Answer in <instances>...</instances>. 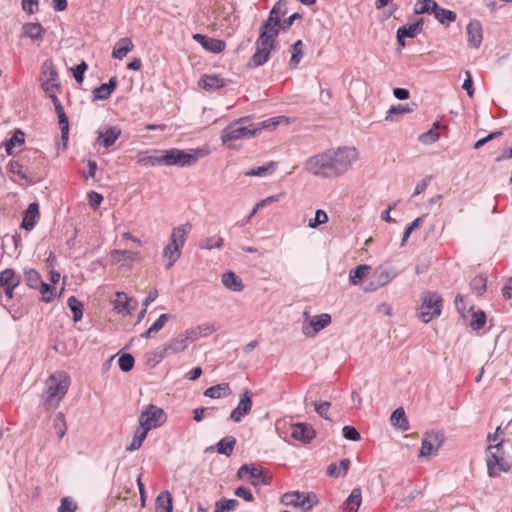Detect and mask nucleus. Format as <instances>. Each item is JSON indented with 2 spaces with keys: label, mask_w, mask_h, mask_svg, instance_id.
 I'll return each mask as SVG.
<instances>
[{
  "label": "nucleus",
  "mask_w": 512,
  "mask_h": 512,
  "mask_svg": "<svg viewBox=\"0 0 512 512\" xmlns=\"http://www.w3.org/2000/svg\"><path fill=\"white\" fill-rule=\"evenodd\" d=\"M353 147L330 148L315 154L305 162V170L320 178H335L345 174L357 160Z\"/></svg>",
  "instance_id": "1"
},
{
  "label": "nucleus",
  "mask_w": 512,
  "mask_h": 512,
  "mask_svg": "<svg viewBox=\"0 0 512 512\" xmlns=\"http://www.w3.org/2000/svg\"><path fill=\"white\" fill-rule=\"evenodd\" d=\"M286 12L285 0H279L275 3L268 18L261 26L260 35L255 42L256 49L249 62L250 66L258 67L268 62L271 52L275 50L282 17Z\"/></svg>",
  "instance_id": "2"
},
{
  "label": "nucleus",
  "mask_w": 512,
  "mask_h": 512,
  "mask_svg": "<svg viewBox=\"0 0 512 512\" xmlns=\"http://www.w3.org/2000/svg\"><path fill=\"white\" fill-rule=\"evenodd\" d=\"M70 386V379L65 373L50 375L46 381V390L43 394V405L49 409L59 406Z\"/></svg>",
  "instance_id": "3"
},
{
  "label": "nucleus",
  "mask_w": 512,
  "mask_h": 512,
  "mask_svg": "<svg viewBox=\"0 0 512 512\" xmlns=\"http://www.w3.org/2000/svg\"><path fill=\"white\" fill-rule=\"evenodd\" d=\"M192 226L190 223L173 228L169 243L164 247L163 258L167 260L166 268L170 269L181 256V250L186 242Z\"/></svg>",
  "instance_id": "4"
},
{
  "label": "nucleus",
  "mask_w": 512,
  "mask_h": 512,
  "mask_svg": "<svg viewBox=\"0 0 512 512\" xmlns=\"http://www.w3.org/2000/svg\"><path fill=\"white\" fill-rule=\"evenodd\" d=\"M259 127L252 123L248 117H241L228 124L221 133V141L227 144L231 141H238L253 138Z\"/></svg>",
  "instance_id": "5"
},
{
  "label": "nucleus",
  "mask_w": 512,
  "mask_h": 512,
  "mask_svg": "<svg viewBox=\"0 0 512 512\" xmlns=\"http://www.w3.org/2000/svg\"><path fill=\"white\" fill-rule=\"evenodd\" d=\"M207 152L204 149L181 150L170 148L163 150L164 166L190 167L204 157Z\"/></svg>",
  "instance_id": "6"
},
{
  "label": "nucleus",
  "mask_w": 512,
  "mask_h": 512,
  "mask_svg": "<svg viewBox=\"0 0 512 512\" xmlns=\"http://www.w3.org/2000/svg\"><path fill=\"white\" fill-rule=\"evenodd\" d=\"M503 440L487 447L486 463L488 475L490 477H498L501 472H508L511 468L510 463L504 458Z\"/></svg>",
  "instance_id": "7"
},
{
  "label": "nucleus",
  "mask_w": 512,
  "mask_h": 512,
  "mask_svg": "<svg viewBox=\"0 0 512 512\" xmlns=\"http://www.w3.org/2000/svg\"><path fill=\"white\" fill-rule=\"evenodd\" d=\"M442 311V298L437 293L426 292L421 297V305L418 308V317L428 323L440 316Z\"/></svg>",
  "instance_id": "8"
},
{
  "label": "nucleus",
  "mask_w": 512,
  "mask_h": 512,
  "mask_svg": "<svg viewBox=\"0 0 512 512\" xmlns=\"http://www.w3.org/2000/svg\"><path fill=\"white\" fill-rule=\"evenodd\" d=\"M281 502L308 512L318 503V498L313 492L291 491L282 495Z\"/></svg>",
  "instance_id": "9"
},
{
  "label": "nucleus",
  "mask_w": 512,
  "mask_h": 512,
  "mask_svg": "<svg viewBox=\"0 0 512 512\" xmlns=\"http://www.w3.org/2000/svg\"><path fill=\"white\" fill-rule=\"evenodd\" d=\"M166 419V413L162 408L149 404L139 416V425L150 431L162 426Z\"/></svg>",
  "instance_id": "10"
},
{
  "label": "nucleus",
  "mask_w": 512,
  "mask_h": 512,
  "mask_svg": "<svg viewBox=\"0 0 512 512\" xmlns=\"http://www.w3.org/2000/svg\"><path fill=\"white\" fill-rule=\"evenodd\" d=\"M398 275L397 271L389 264L385 263L375 268L371 281L366 287V291L374 292L379 288L390 283Z\"/></svg>",
  "instance_id": "11"
},
{
  "label": "nucleus",
  "mask_w": 512,
  "mask_h": 512,
  "mask_svg": "<svg viewBox=\"0 0 512 512\" xmlns=\"http://www.w3.org/2000/svg\"><path fill=\"white\" fill-rule=\"evenodd\" d=\"M237 477L240 480L247 481L255 487L269 485L271 478L264 475L261 469L254 464H243L237 471Z\"/></svg>",
  "instance_id": "12"
},
{
  "label": "nucleus",
  "mask_w": 512,
  "mask_h": 512,
  "mask_svg": "<svg viewBox=\"0 0 512 512\" xmlns=\"http://www.w3.org/2000/svg\"><path fill=\"white\" fill-rule=\"evenodd\" d=\"M41 81V86L45 93L61 91L58 72L56 71L53 62L50 59L45 60L42 64Z\"/></svg>",
  "instance_id": "13"
},
{
  "label": "nucleus",
  "mask_w": 512,
  "mask_h": 512,
  "mask_svg": "<svg viewBox=\"0 0 512 512\" xmlns=\"http://www.w3.org/2000/svg\"><path fill=\"white\" fill-rule=\"evenodd\" d=\"M331 320V316L328 313H322L310 319H305L302 324V332L307 337H314L320 330L327 327Z\"/></svg>",
  "instance_id": "14"
},
{
  "label": "nucleus",
  "mask_w": 512,
  "mask_h": 512,
  "mask_svg": "<svg viewBox=\"0 0 512 512\" xmlns=\"http://www.w3.org/2000/svg\"><path fill=\"white\" fill-rule=\"evenodd\" d=\"M444 441V436L439 431H431L426 433L421 442L419 450L420 457H429L435 453Z\"/></svg>",
  "instance_id": "15"
},
{
  "label": "nucleus",
  "mask_w": 512,
  "mask_h": 512,
  "mask_svg": "<svg viewBox=\"0 0 512 512\" xmlns=\"http://www.w3.org/2000/svg\"><path fill=\"white\" fill-rule=\"evenodd\" d=\"M201 332L197 333L196 330H186L183 334L178 335L172 339L164 348L166 354L178 353L185 350L189 344V341L195 339L200 335Z\"/></svg>",
  "instance_id": "16"
},
{
  "label": "nucleus",
  "mask_w": 512,
  "mask_h": 512,
  "mask_svg": "<svg viewBox=\"0 0 512 512\" xmlns=\"http://www.w3.org/2000/svg\"><path fill=\"white\" fill-rule=\"evenodd\" d=\"M252 405V393L245 390L240 396L238 405L231 411L230 419L234 422H240L243 417L250 413Z\"/></svg>",
  "instance_id": "17"
},
{
  "label": "nucleus",
  "mask_w": 512,
  "mask_h": 512,
  "mask_svg": "<svg viewBox=\"0 0 512 512\" xmlns=\"http://www.w3.org/2000/svg\"><path fill=\"white\" fill-rule=\"evenodd\" d=\"M468 46L478 49L483 40V29L480 21L473 19L470 20L466 27Z\"/></svg>",
  "instance_id": "18"
},
{
  "label": "nucleus",
  "mask_w": 512,
  "mask_h": 512,
  "mask_svg": "<svg viewBox=\"0 0 512 512\" xmlns=\"http://www.w3.org/2000/svg\"><path fill=\"white\" fill-rule=\"evenodd\" d=\"M137 162L144 167H155L164 165L163 150L153 149L139 152Z\"/></svg>",
  "instance_id": "19"
},
{
  "label": "nucleus",
  "mask_w": 512,
  "mask_h": 512,
  "mask_svg": "<svg viewBox=\"0 0 512 512\" xmlns=\"http://www.w3.org/2000/svg\"><path fill=\"white\" fill-rule=\"evenodd\" d=\"M424 20L419 19L414 23L406 24L398 28L397 30V40L399 44L404 45V38H414L417 36L423 29Z\"/></svg>",
  "instance_id": "20"
},
{
  "label": "nucleus",
  "mask_w": 512,
  "mask_h": 512,
  "mask_svg": "<svg viewBox=\"0 0 512 512\" xmlns=\"http://www.w3.org/2000/svg\"><path fill=\"white\" fill-rule=\"evenodd\" d=\"M193 39L202 45V47L212 53H220L225 49V42L219 39L210 38L203 34L196 33Z\"/></svg>",
  "instance_id": "21"
},
{
  "label": "nucleus",
  "mask_w": 512,
  "mask_h": 512,
  "mask_svg": "<svg viewBox=\"0 0 512 512\" xmlns=\"http://www.w3.org/2000/svg\"><path fill=\"white\" fill-rule=\"evenodd\" d=\"M291 436L303 443H309L315 437V430L306 423H297L291 427Z\"/></svg>",
  "instance_id": "22"
},
{
  "label": "nucleus",
  "mask_w": 512,
  "mask_h": 512,
  "mask_svg": "<svg viewBox=\"0 0 512 512\" xmlns=\"http://www.w3.org/2000/svg\"><path fill=\"white\" fill-rule=\"evenodd\" d=\"M121 135V129L117 126L109 127L103 131H98L97 142L105 147H111Z\"/></svg>",
  "instance_id": "23"
},
{
  "label": "nucleus",
  "mask_w": 512,
  "mask_h": 512,
  "mask_svg": "<svg viewBox=\"0 0 512 512\" xmlns=\"http://www.w3.org/2000/svg\"><path fill=\"white\" fill-rule=\"evenodd\" d=\"M39 218V205L36 202L29 204L28 208L24 212L21 227L27 231L34 228Z\"/></svg>",
  "instance_id": "24"
},
{
  "label": "nucleus",
  "mask_w": 512,
  "mask_h": 512,
  "mask_svg": "<svg viewBox=\"0 0 512 512\" xmlns=\"http://www.w3.org/2000/svg\"><path fill=\"white\" fill-rule=\"evenodd\" d=\"M54 109H55V112L57 114L58 122H59V125H60L61 141H62V144H63V149H65L66 146H67L68 139H69V121H68V117H67V115L65 113V110H64V107L62 106V104L56 105V107H54Z\"/></svg>",
  "instance_id": "25"
},
{
  "label": "nucleus",
  "mask_w": 512,
  "mask_h": 512,
  "mask_svg": "<svg viewBox=\"0 0 512 512\" xmlns=\"http://www.w3.org/2000/svg\"><path fill=\"white\" fill-rule=\"evenodd\" d=\"M199 86L207 91L217 90L226 85V81L218 75H203L199 82Z\"/></svg>",
  "instance_id": "26"
},
{
  "label": "nucleus",
  "mask_w": 512,
  "mask_h": 512,
  "mask_svg": "<svg viewBox=\"0 0 512 512\" xmlns=\"http://www.w3.org/2000/svg\"><path fill=\"white\" fill-rule=\"evenodd\" d=\"M222 284L229 290L240 292L244 289L242 279L233 271H228L222 274Z\"/></svg>",
  "instance_id": "27"
},
{
  "label": "nucleus",
  "mask_w": 512,
  "mask_h": 512,
  "mask_svg": "<svg viewBox=\"0 0 512 512\" xmlns=\"http://www.w3.org/2000/svg\"><path fill=\"white\" fill-rule=\"evenodd\" d=\"M362 502V494L359 488H354L342 504L344 512H357Z\"/></svg>",
  "instance_id": "28"
},
{
  "label": "nucleus",
  "mask_w": 512,
  "mask_h": 512,
  "mask_svg": "<svg viewBox=\"0 0 512 512\" xmlns=\"http://www.w3.org/2000/svg\"><path fill=\"white\" fill-rule=\"evenodd\" d=\"M111 258L114 262L120 263L122 261L133 263L141 260L139 252L131 250H113L111 251Z\"/></svg>",
  "instance_id": "29"
},
{
  "label": "nucleus",
  "mask_w": 512,
  "mask_h": 512,
  "mask_svg": "<svg viewBox=\"0 0 512 512\" xmlns=\"http://www.w3.org/2000/svg\"><path fill=\"white\" fill-rule=\"evenodd\" d=\"M134 47L133 42L130 38L124 37L119 39L112 51V56L115 59L122 60Z\"/></svg>",
  "instance_id": "30"
},
{
  "label": "nucleus",
  "mask_w": 512,
  "mask_h": 512,
  "mask_svg": "<svg viewBox=\"0 0 512 512\" xmlns=\"http://www.w3.org/2000/svg\"><path fill=\"white\" fill-rule=\"evenodd\" d=\"M117 79L116 77H112L107 83H103L100 86L96 87L93 91L94 99L96 100H106L110 97L112 91L116 88Z\"/></svg>",
  "instance_id": "31"
},
{
  "label": "nucleus",
  "mask_w": 512,
  "mask_h": 512,
  "mask_svg": "<svg viewBox=\"0 0 512 512\" xmlns=\"http://www.w3.org/2000/svg\"><path fill=\"white\" fill-rule=\"evenodd\" d=\"M232 393L229 383H220L214 386L207 388L204 392L206 397L212 399H219L222 397H227Z\"/></svg>",
  "instance_id": "32"
},
{
  "label": "nucleus",
  "mask_w": 512,
  "mask_h": 512,
  "mask_svg": "<svg viewBox=\"0 0 512 512\" xmlns=\"http://www.w3.org/2000/svg\"><path fill=\"white\" fill-rule=\"evenodd\" d=\"M156 512H173L172 496L170 492H161L155 501Z\"/></svg>",
  "instance_id": "33"
},
{
  "label": "nucleus",
  "mask_w": 512,
  "mask_h": 512,
  "mask_svg": "<svg viewBox=\"0 0 512 512\" xmlns=\"http://www.w3.org/2000/svg\"><path fill=\"white\" fill-rule=\"evenodd\" d=\"M23 35L31 40H40L45 34V29L40 23H26L22 27Z\"/></svg>",
  "instance_id": "34"
},
{
  "label": "nucleus",
  "mask_w": 512,
  "mask_h": 512,
  "mask_svg": "<svg viewBox=\"0 0 512 512\" xmlns=\"http://www.w3.org/2000/svg\"><path fill=\"white\" fill-rule=\"evenodd\" d=\"M20 277L16 275L13 269H5L0 272V288L4 289L11 286H18Z\"/></svg>",
  "instance_id": "35"
},
{
  "label": "nucleus",
  "mask_w": 512,
  "mask_h": 512,
  "mask_svg": "<svg viewBox=\"0 0 512 512\" xmlns=\"http://www.w3.org/2000/svg\"><path fill=\"white\" fill-rule=\"evenodd\" d=\"M371 266L367 264L358 265L349 272V281L352 285H358L370 273Z\"/></svg>",
  "instance_id": "36"
},
{
  "label": "nucleus",
  "mask_w": 512,
  "mask_h": 512,
  "mask_svg": "<svg viewBox=\"0 0 512 512\" xmlns=\"http://www.w3.org/2000/svg\"><path fill=\"white\" fill-rule=\"evenodd\" d=\"M390 420L392 425L399 428L401 431H407L409 429V423L402 407L394 410Z\"/></svg>",
  "instance_id": "37"
},
{
  "label": "nucleus",
  "mask_w": 512,
  "mask_h": 512,
  "mask_svg": "<svg viewBox=\"0 0 512 512\" xmlns=\"http://www.w3.org/2000/svg\"><path fill=\"white\" fill-rule=\"evenodd\" d=\"M131 298L124 292H118L114 302V308L118 313L131 314L134 307L130 306Z\"/></svg>",
  "instance_id": "38"
},
{
  "label": "nucleus",
  "mask_w": 512,
  "mask_h": 512,
  "mask_svg": "<svg viewBox=\"0 0 512 512\" xmlns=\"http://www.w3.org/2000/svg\"><path fill=\"white\" fill-rule=\"evenodd\" d=\"M236 445V438L233 436H225L216 445L217 452L225 456H231Z\"/></svg>",
  "instance_id": "39"
},
{
  "label": "nucleus",
  "mask_w": 512,
  "mask_h": 512,
  "mask_svg": "<svg viewBox=\"0 0 512 512\" xmlns=\"http://www.w3.org/2000/svg\"><path fill=\"white\" fill-rule=\"evenodd\" d=\"M433 15L439 23L447 26L457 19V14L454 11L442 8L439 5Z\"/></svg>",
  "instance_id": "40"
},
{
  "label": "nucleus",
  "mask_w": 512,
  "mask_h": 512,
  "mask_svg": "<svg viewBox=\"0 0 512 512\" xmlns=\"http://www.w3.org/2000/svg\"><path fill=\"white\" fill-rule=\"evenodd\" d=\"M437 2L434 0H416L414 6V13L416 15L421 14H434L437 9Z\"/></svg>",
  "instance_id": "41"
},
{
  "label": "nucleus",
  "mask_w": 512,
  "mask_h": 512,
  "mask_svg": "<svg viewBox=\"0 0 512 512\" xmlns=\"http://www.w3.org/2000/svg\"><path fill=\"white\" fill-rule=\"evenodd\" d=\"M148 432V430L139 425V427L136 429L134 433L131 443L126 447V451L133 452L135 450H138L142 446L144 440L146 439Z\"/></svg>",
  "instance_id": "42"
},
{
  "label": "nucleus",
  "mask_w": 512,
  "mask_h": 512,
  "mask_svg": "<svg viewBox=\"0 0 512 512\" xmlns=\"http://www.w3.org/2000/svg\"><path fill=\"white\" fill-rule=\"evenodd\" d=\"M25 143V134L22 130L16 129L12 137L6 141L5 150L7 155H13V148Z\"/></svg>",
  "instance_id": "43"
},
{
  "label": "nucleus",
  "mask_w": 512,
  "mask_h": 512,
  "mask_svg": "<svg viewBox=\"0 0 512 512\" xmlns=\"http://www.w3.org/2000/svg\"><path fill=\"white\" fill-rule=\"evenodd\" d=\"M276 167V163L274 161H270L265 165L252 168L249 171H246L245 176H256V177H265L267 175L272 174Z\"/></svg>",
  "instance_id": "44"
},
{
  "label": "nucleus",
  "mask_w": 512,
  "mask_h": 512,
  "mask_svg": "<svg viewBox=\"0 0 512 512\" xmlns=\"http://www.w3.org/2000/svg\"><path fill=\"white\" fill-rule=\"evenodd\" d=\"M67 305L73 313V321L79 322L83 317V304L75 296H70Z\"/></svg>",
  "instance_id": "45"
},
{
  "label": "nucleus",
  "mask_w": 512,
  "mask_h": 512,
  "mask_svg": "<svg viewBox=\"0 0 512 512\" xmlns=\"http://www.w3.org/2000/svg\"><path fill=\"white\" fill-rule=\"evenodd\" d=\"M303 43L301 40H297L293 43L291 46V59L289 62V65L291 68H296L297 65L300 63L302 57H303V50H302Z\"/></svg>",
  "instance_id": "46"
},
{
  "label": "nucleus",
  "mask_w": 512,
  "mask_h": 512,
  "mask_svg": "<svg viewBox=\"0 0 512 512\" xmlns=\"http://www.w3.org/2000/svg\"><path fill=\"white\" fill-rule=\"evenodd\" d=\"M24 278L27 286L33 289H38L43 282L40 274L34 269H27L24 271Z\"/></svg>",
  "instance_id": "47"
},
{
  "label": "nucleus",
  "mask_w": 512,
  "mask_h": 512,
  "mask_svg": "<svg viewBox=\"0 0 512 512\" xmlns=\"http://www.w3.org/2000/svg\"><path fill=\"white\" fill-rule=\"evenodd\" d=\"M415 106H416L415 104H412V105H409V104H398V105L391 106L390 109L386 113L385 119L387 121L388 120H393V118H392L393 114L411 113V112L414 111Z\"/></svg>",
  "instance_id": "48"
},
{
  "label": "nucleus",
  "mask_w": 512,
  "mask_h": 512,
  "mask_svg": "<svg viewBox=\"0 0 512 512\" xmlns=\"http://www.w3.org/2000/svg\"><path fill=\"white\" fill-rule=\"evenodd\" d=\"M439 127V123L438 122H435L433 124V128L428 130L427 132H424L422 133L420 136H419V141L422 143V144H432V143H435L436 141H438L439 139V133L435 131V129H437Z\"/></svg>",
  "instance_id": "49"
},
{
  "label": "nucleus",
  "mask_w": 512,
  "mask_h": 512,
  "mask_svg": "<svg viewBox=\"0 0 512 512\" xmlns=\"http://www.w3.org/2000/svg\"><path fill=\"white\" fill-rule=\"evenodd\" d=\"M223 238L220 236H212L202 240L199 244L201 249L212 250L223 246Z\"/></svg>",
  "instance_id": "50"
},
{
  "label": "nucleus",
  "mask_w": 512,
  "mask_h": 512,
  "mask_svg": "<svg viewBox=\"0 0 512 512\" xmlns=\"http://www.w3.org/2000/svg\"><path fill=\"white\" fill-rule=\"evenodd\" d=\"M470 287L477 296L482 295L486 291V278L483 276L474 277L470 283Z\"/></svg>",
  "instance_id": "51"
},
{
  "label": "nucleus",
  "mask_w": 512,
  "mask_h": 512,
  "mask_svg": "<svg viewBox=\"0 0 512 512\" xmlns=\"http://www.w3.org/2000/svg\"><path fill=\"white\" fill-rule=\"evenodd\" d=\"M486 323V314L484 311L479 310L472 314L470 326L473 330H480Z\"/></svg>",
  "instance_id": "52"
},
{
  "label": "nucleus",
  "mask_w": 512,
  "mask_h": 512,
  "mask_svg": "<svg viewBox=\"0 0 512 512\" xmlns=\"http://www.w3.org/2000/svg\"><path fill=\"white\" fill-rule=\"evenodd\" d=\"M78 509L77 503L70 497L66 496L61 499L58 512H76Z\"/></svg>",
  "instance_id": "53"
},
{
  "label": "nucleus",
  "mask_w": 512,
  "mask_h": 512,
  "mask_svg": "<svg viewBox=\"0 0 512 512\" xmlns=\"http://www.w3.org/2000/svg\"><path fill=\"white\" fill-rule=\"evenodd\" d=\"M134 363H135L134 357L129 353L121 355L118 360L119 368L123 372L130 371L133 368Z\"/></svg>",
  "instance_id": "54"
},
{
  "label": "nucleus",
  "mask_w": 512,
  "mask_h": 512,
  "mask_svg": "<svg viewBox=\"0 0 512 512\" xmlns=\"http://www.w3.org/2000/svg\"><path fill=\"white\" fill-rule=\"evenodd\" d=\"M38 289L42 294L43 302L50 303L55 298L54 288L51 287L48 283L42 282Z\"/></svg>",
  "instance_id": "55"
},
{
  "label": "nucleus",
  "mask_w": 512,
  "mask_h": 512,
  "mask_svg": "<svg viewBox=\"0 0 512 512\" xmlns=\"http://www.w3.org/2000/svg\"><path fill=\"white\" fill-rule=\"evenodd\" d=\"M423 223V218L422 217H418L416 218L415 220H413L410 224H408L404 230V233H403V237H402V241H401V246H404L405 243L407 242V240L409 239L411 233L414 231V229L418 228L419 226H421V224Z\"/></svg>",
  "instance_id": "56"
},
{
  "label": "nucleus",
  "mask_w": 512,
  "mask_h": 512,
  "mask_svg": "<svg viewBox=\"0 0 512 512\" xmlns=\"http://www.w3.org/2000/svg\"><path fill=\"white\" fill-rule=\"evenodd\" d=\"M220 509L224 512L235 511L239 506V501L236 499L221 498L216 502Z\"/></svg>",
  "instance_id": "57"
},
{
  "label": "nucleus",
  "mask_w": 512,
  "mask_h": 512,
  "mask_svg": "<svg viewBox=\"0 0 512 512\" xmlns=\"http://www.w3.org/2000/svg\"><path fill=\"white\" fill-rule=\"evenodd\" d=\"M328 222V215L324 210L318 209L315 217L309 220V227L316 228Z\"/></svg>",
  "instance_id": "58"
},
{
  "label": "nucleus",
  "mask_w": 512,
  "mask_h": 512,
  "mask_svg": "<svg viewBox=\"0 0 512 512\" xmlns=\"http://www.w3.org/2000/svg\"><path fill=\"white\" fill-rule=\"evenodd\" d=\"M54 427L59 438H62L66 433V423L64 414L59 412L54 419Z\"/></svg>",
  "instance_id": "59"
},
{
  "label": "nucleus",
  "mask_w": 512,
  "mask_h": 512,
  "mask_svg": "<svg viewBox=\"0 0 512 512\" xmlns=\"http://www.w3.org/2000/svg\"><path fill=\"white\" fill-rule=\"evenodd\" d=\"M314 404V408H315V411L317 412V414L326 419V420H330V417L328 416V411H329V408L331 406L330 402H317V401H314L313 402Z\"/></svg>",
  "instance_id": "60"
},
{
  "label": "nucleus",
  "mask_w": 512,
  "mask_h": 512,
  "mask_svg": "<svg viewBox=\"0 0 512 512\" xmlns=\"http://www.w3.org/2000/svg\"><path fill=\"white\" fill-rule=\"evenodd\" d=\"M342 435L345 439L351 441H359L361 439L360 433L353 426H344L342 428Z\"/></svg>",
  "instance_id": "61"
},
{
  "label": "nucleus",
  "mask_w": 512,
  "mask_h": 512,
  "mask_svg": "<svg viewBox=\"0 0 512 512\" xmlns=\"http://www.w3.org/2000/svg\"><path fill=\"white\" fill-rule=\"evenodd\" d=\"M86 62L82 61L80 64L72 68L73 76L78 83H82L84 79V73L87 70Z\"/></svg>",
  "instance_id": "62"
},
{
  "label": "nucleus",
  "mask_w": 512,
  "mask_h": 512,
  "mask_svg": "<svg viewBox=\"0 0 512 512\" xmlns=\"http://www.w3.org/2000/svg\"><path fill=\"white\" fill-rule=\"evenodd\" d=\"M8 168L11 173L18 175L21 179L28 180V176L19 162L10 161Z\"/></svg>",
  "instance_id": "63"
},
{
  "label": "nucleus",
  "mask_w": 512,
  "mask_h": 512,
  "mask_svg": "<svg viewBox=\"0 0 512 512\" xmlns=\"http://www.w3.org/2000/svg\"><path fill=\"white\" fill-rule=\"evenodd\" d=\"M170 318L169 314L163 313L159 316V318L149 327L151 332H154L155 334L159 332L164 325L166 324L167 320Z\"/></svg>",
  "instance_id": "64"
}]
</instances>
